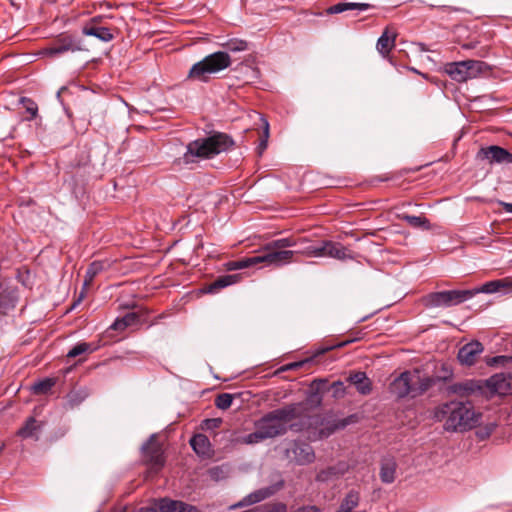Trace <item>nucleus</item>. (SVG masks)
<instances>
[{"label":"nucleus","mask_w":512,"mask_h":512,"mask_svg":"<svg viewBox=\"0 0 512 512\" xmlns=\"http://www.w3.org/2000/svg\"><path fill=\"white\" fill-rule=\"evenodd\" d=\"M305 403H290L271 410L254 422L255 431L239 438V442L255 445L285 435L288 430L299 433L310 427V417H302Z\"/></svg>","instance_id":"nucleus-1"},{"label":"nucleus","mask_w":512,"mask_h":512,"mask_svg":"<svg viewBox=\"0 0 512 512\" xmlns=\"http://www.w3.org/2000/svg\"><path fill=\"white\" fill-rule=\"evenodd\" d=\"M438 420H444V429L449 432H464L473 429L479 423L480 414L467 403L452 401L441 405L435 412Z\"/></svg>","instance_id":"nucleus-2"},{"label":"nucleus","mask_w":512,"mask_h":512,"mask_svg":"<svg viewBox=\"0 0 512 512\" xmlns=\"http://www.w3.org/2000/svg\"><path fill=\"white\" fill-rule=\"evenodd\" d=\"M234 146L231 136L222 132H213L210 136L199 138L188 143L182 157L184 164L195 162L196 158L209 159Z\"/></svg>","instance_id":"nucleus-3"},{"label":"nucleus","mask_w":512,"mask_h":512,"mask_svg":"<svg viewBox=\"0 0 512 512\" xmlns=\"http://www.w3.org/2000/svg\"><path fill=\"white\" fill-rule=\"evenodd\" d=\"M231 62L228 52L216 51L193 64L187 79L206 83L210 80L211 75L225 70L231 65Z\"/></svg>","instance_id":"nucleus-4"},{"label":"nucleus","mask_w":512,"mask_h":512,"mask_svg":"<svg viewBox=\"0 0 512 512\" xmlns=\"http://www.w3.org/2000/svg\"><path fill=\"white\" fill-rule=\"evenodd\" d=\"M89 51L85 41L77 35L62 33L53 39L42 51V54L51 58L59 57L65 53Z\"/></svg>","instance_id":"nucleus-5"},{"label":"nucleus","mask_w":512,"mask_h":512,"mask_svg":"<svg viewBox=\"0 0 512 512\" xmlns=\"http://www.w3.org/2000/svg\"><path fill=\"white\" fill-rule=\"evenodd\" d=\"M474 297V292L467 290H446L431 292L422 297L426 308L452 307L464 303Z\"/></svg>","instance_id":"nucleus-6"},{"label":"nucleus","mask_w":512,"mask_h":512,"mask_svg":"<svg viewBox=\"0 0 512 512\" xmlns=\"http://www.w3.org/2000/svg\"><path fill=\"white\" fill-rule=\"evenodd\" d=\"M418 369L406 370L396 377L389 385V392L397 399L407 396L416 397L414 377H417Z\"/></svg>","instance_id":"nucleus-7"},{"label":"nucleus","mask_w":512,"mask_h":512,"mask_svg":"<svg viewBox=\"0 0 512 512\" xmlns=\"http://www.w3.org/2000/svg\"><path fill=\"white\" fill-rule=\"evenodd\" d=\"M285 455L292 462L300 466L309 465L316 459L313 447L302 440L292 441L285 450Z\"/></svg>","instance_id":"nucleus-8"},{"label":"nucleus","mask_w":512,"mask_h":512,"mask_svg":"<svg viewBox=\"0 0 512 512\" xmlns=\"http://www.w3.org/2000/svg\"><path fill=\"white\" fill-rule=\"evenodd\" d=\"M295 253L292 250L265 249L263 246L256 255L257 265L264 263L267 266L281 267L293 262Z\"/></svg>","instance_id":"nucleus-9"},{"label":"nucleus","mask_w":512,"mask_h":512,"mask_svg":"<svg viewBox=\"0 0 512 512\" xmlns=\"http://www.w3.org/2000/svg\"><path fill=\"white\" fill-rule=\"evenodd\" d=\"M475 157L476 160L486 162L489 165L512 164V153L498 145L481 147Z\"/></svg>","instance_id":"nucleus-10"},{"label":"nucleus","mask_w":512,"mask_h":512,"mask_svg":"<svg viewBox=\"0 0 512 512\" xmlns=\"http://www.w3.org/2000/svg\"><path fill=\"white\" fill-rule=\"evenodd\" d=\"M146 512H198L196 506L180 500H173L168 497L155 500Z\"/></svg>","instance_id":"nucleus-11"},{"label":"nucleus","mask_w":512,"mask_h":512,"mask_svg":"<svg viewBox=\"0 0 512 512\" xmlns=\"http://www.w3.org/2000/svg\"><path fill=\"white\" fill-rule=\"evenodd\" d=\"M142 454L145 461L157 468L164 466L165 458L161 445L156 440V435L152 434L142 445Z\"/></svg>","instance_id":"nucleus-12"},{"label":"nucleus","mask_w":512,"mask_h":512,"mask_svg":"<svg viewBox=\"0 0 512 512\" xmlns=\"http://www.w3.org/2000/svg\"><path fill=\"white\" fill-rule=\"evenodd\" d=\"M322 257L334 258L340 261L352 260L355 258L353 251L340 242L331 240L322 241Z\"/></svg>","instance_id":"nucleus-13"},{"label":"nucleus","mask_w":512,"mask_h":512,"mask_svg":"<svg viewBox=\"0 0 512 512\" xmlns=\"http://www.w3.org/2000/svg\"><path fill=\"white\" fill-rule=\"evenodd\" d=\"M484 347L481 342L474 340L462 346L457 354V359L462 365L472 366L477 358L483 352Z\"/></svg>","instance_id":"nucleus-14"},{"label":"nucleus","mask_w":512,"mask_h":512,"mask_svg":"<svg viewBox=\"0 0 512 512\" xmlns=\"http://www.w3.org/2000/svg\"><path fill=\"white\" fill-rule=\"evenodd\" d=\"M487 387L491 392L500 396L512 394V375L499 373L491 376L487 380Z\"/></svg>","instance_id":"nucleus-15"},{"label":"nucleus","mask_w":512,"mask_h":512,"mask_svg":"<svg viewBox=\"0 0 512 512\" xmlns=\"http://www.w3.org/2000/svg\"><path fill=\"white\" fill-rule=\"evenodd\" d=\"M44 422L36 420L35 417H28L24 424L17 430L16 435L22 439H33L38 441Z\"/></svg>","instance_id":"nucleus-16"},{"label":"nucleus","mask_w":512,"mask_h":512,"mask_svg":"<svg viewBox=\"0 0 512 512\" xmlns=\"http://www.w3.org/2000/svg\"><path fill=\"white\" fill-rule=\"evenodd\" d=\"M98 18L94 17L82 28V34L85 36H94L102 42H110L114 35L107 27L98 26Z\"/></svg>","instance_id":"nucleus-17"},{"label":"nucleus","mask_w":512,"mask_h":512,"mask_svg":"<svg viewBox=\"0 0 512 512\" xmlns=\"http://www.w3.org/2000/svg\"><path fill=\"white\" fill-rule=\"evenodd\" d=\"M275 493V489L273 487H265L258 489L250 494L246 495L240 502L231 506L232 509L253 505L259 503Z\"/></svg>","instance_id":"nucleus-18"},{"label":"nucleus","mask_w":512,"mask_h":512,"mask_svg":"<svg viewBox=\"0 0 512 512\" xmlns=\"http://www.w3.org/2000/svg\"><path fill=\"white\" fill-rule=\"evenodd\" d=\"M361 395H368L372 391V382L365 372L358 371L349 375L347 379Z\"/></svg>","instance_id":"nucleus-19"},{"label":"nucleus","mask_w":512,"mask_h":512,"mask_svg":"<svg viewBox=\"0 0 512 512\" xmlns=\"http://www.w3.org/2000/svg\"><path fill=\"white\" fill-rule=\"evenodd\" d=\"M105 270V262L104 261H93L87 268L83 287L80 292L79 301L85 296V290L92 284L94 278Z\"/></svg>","instance_id":"nucleus-20"},{"label":"nucleus","mask_w":512,"mask_h":512,"mask_svg":"<svg viewBox=\"0 0 512 512\" xmlns=\"http://www.w3.org/2000/svg\"><path fill=\"white\" fill-rule=\"evenodd\" d=\"M348 464L345 462H339L335 466H330L326 469L321 470L316 475V481L317 482H326L334 477H338L340 475L345 474L348 471Z\"/></svg>","instance_id":"nucleus-21"},{"label":"nucleus","mask_w":512,"mask_h":512,"mask_svg":"<svg viewBox=\"0 0 512 512\" xmlns=\"http://www.w3.org/2000/svg\"><path fill=\"white\" fill-rule=\"evenodd\" d=\"M396 36L397 34L395 32L389 33V29L386 28L378 38L376 47L382 56L386 57L394 48Z\"/></svg>","instance_id":"nucleus-22"},{"label":"nucleus","mask_w":512,"mask_h":512,"mask_svg":"<svg viewBox=\"0 0 512 512\" xmlns=\"http://www.w3.org/2000/svg\"><path fill=\"white\" fill-rule=\"evenodd\" d=\"M240 279V276L238 274H228L224 276L218 277L215 281H213L211 284H209L205 291L207 293H215L219 291L222 288L228 287L230 285H233L237 283Z\"/></svg>","instance_id":"nucleus-23"},{"label":"nucleus","mask_w":512,"mask_h":512,"mask_svg":"<svg viewBox=\"0 0 512 512\" xmlns=\"http://www.w3.org/2000/svg\"><path fill=\"white\" fill-rule=\"evenodd\" d=\"M441 378L432 376H422L421 370L418 369L417 377H414L416 397L424 394L432 386H434Z\"/></svg>","instance_id":"nucleus-24"},{"label":"nucleus","mask_w":512,"mask_h":512,"mask_svg":"<svg viewBox=\"0 0 512 512\" xmlns=\"http://www.w3.org/2000/svg\"><path fill=\"white\" fill-rule=\"evenodd\" d=\"M464 65L465 63H463V61L447 63L445 65V72L451 79L457 82H465L467 81L468 72L464 69Z\"/></svg>","instance_id":"nucleus-25"},{"label":"nucleus","mask_w":512,"mask_h":512,"mask_svg":"<svg viewBox=\"0 0 512 512\" xmlns=\"http://www.w3.org/2000/svg\"><path fill=\"white\" fill-rule=\"evenodd\" d=\"M192 449L198 455H206L210 448V442L206 435L196 434L190 439Z\"/></svg>","instance_id":"nucleus-26"},{"label":"nucleus","mask_w":512,"mask_h":512,"mask_svg":"<svg viewBox=\"0 0 512 512\" xmlns=\"http://www.w3.org/2000/svg\"><path fill=\"white\" fill-rule=\"evenodd\" d=\"M139 321V315L135 312L126 313L123 317L117 318L110 326L113 330H124Z\"/></svg>","instance_id":"nucleus-27"},{"label":"nucleus","mask_w":512,"mask_h":512,"mask_svg":"<svg viewBox=\"0 0 512 512\" xmlns=\"http://www.w3.org/2000/svg\"><path fill=\"white\" fill-rule=\"evenodd\" d=\"M259 120L261 122L262 134L260 136L259 144H258L256 150H257V154L259 156H262V154L264 153V151L266 150V148L268 146V139L270 136V133H269L270 126H269V122L265 116L260 115Z\"/></svg>","instance_id":"nucleus-28"},{"label":"nucleus","mask_w":512,"mask_h":512,"mask_svg":"<svg viewBox=\"0 0 512 512\" xmlns=\"http://www.w3.org/2000/svg\"><path fill=\"white\" fill-rule=\"evenodd\" d=\"M257 265V258L255 256L245 257L239 260L228 261L224 264L227 271L241 270Z\"/></svg>","instance_id":"nucleus-29"},{"label":"nucleus","mask_w":512,"mask_h":512,"mask_svg":"<svg viewBox=\"0 0 512 512\" xmlns=\"http://www.w3.org/2000/svg\"><path fill=\"white\" fill-rule=\"evenodd\" d=\"M508 282L505 280H494L483 284L480 288L469 289L474 292V296L478 293L492 294L498 292L501 288L508 287Z\"/></svg>","instance_id":"nucleus-30"},{"label":"nucleus","mask_w":512,"mask_h":512,"mask_svg":"<svg viewBox=\"0 0 512 512\" xmlns=\"http://www.w3.org/2000/svg\"><path fill=\"white\" fill-rule=\"evenodd\" d=\"M360 496L357 491L351 490L342 500L336 512H351L359 504Z\"/></svg>","instance_id":"nucleus-31"},{"label":"nucleus","mask_w":512,"mask_h":512,"mask_svg":"<svg viewBox=\"0 0 512 512\" xmlns=\"http://www.w3.org/2000/svg\"><path fill=\"white\" fill-rule=\"evenodd\" d=\"M327 384L325 379H316L312 382L311 387L314 389L308 396V400L314 404L315 407H319L322 404V395L320 391Z\"/></svg>","instance_id":"nucleus-32"},{"label":"nucleus","mask_w":512,"mask_h":512,"mask_svg":"<svg viewBox=\"0 0 512 512\" xmlns=\"http://www.w3.org/2000/svg\"><path fill=\"white\" fill-rule=\"evenodd\" d=\"M349 424V420L341 419L333 422H328L326 427L319 430V438H327L332 435L335 431L345 428Z\"/></svg>","instance_id":"nucleus-33"},{"label":"nucleus","mask_w":512,"mask_h":512,"mask_svg":"<svg viewBox=\"0 0 512 512\" xmlns=\"http://www.w3.org/2000/svg\"><path fill=\"white\" fill-rule=\"evenodd\" d=\"M465 63L464 69L467 70V80L476 78L478 75H480L484 68L485 63L483 61L478 60H465L463 61Z\"/></svg>","instance_id":"nucleus-34"},{"label":"nucleus","mask_w":512,"mask_h":512,"mask_svg":"<svg viewBox=\"0 0 512 512\" xmlns=\"http://www.w3.org/2000/svg\"><path fill=\"white\" fill-rule=\"evenodd\" d=\"M396 463L394 461H387L381 465L380 479L384 483H392L395 480Z\"/></svg>","instance_id":"nucleus-35"},{"label":"nucleus","mask_w":512,"mask_h":512,"mask_svg":"<svg viewBox=\"0 0 512 512\" xmlns=\"http://www.w3.org/2000/svg\"><path fill=\"white\" fill-rule=\"evenodd\" d=\"M401 219L414 228L431 229L430 221L424 216L402 215Z\"/></svg>","instance_id":"nucleus-36"},{"label":"nucleus","mask_w":512,"mask_h":512,"mask_svg":"<svg viewBox=\"0 0 512 512\" xmlns=\"http://www.w3.org/2000/svg\"><path fill=\"white\" fill-rule=\"evenodd\" d=\"M297 244V241L292 237H285L276 239L265 244V249H278L286 250V248L293 247Z\"/></svg>","instance_id":"nucleus-37"},{"label":"nucleus","mask_w":512,"mask_h":512,"mask_svg":"<svg viewBox=\"0 0 512 512\" xmlns=\"http://www.w3.org/2000/svg\"><path fill=\"white\" fill-rule=\"evenodd\" d=\"M55 383L56 380L54 378H44L42 380L35 382L32 385L31 389L34 394H47L55 385Z\"/></svg>","instance_id":"nucleus-38"},{"label":"nucleus","mask_w":512,"mask_h":512,"mask_svg":"<svg viewBox=\"0 0 512 512\" xmlns=\"http://www.w3.org/2000/svg\"><path fill=\"white\" fill-rule=\"evenodd\" d=\"M19 102L23 104L26 112L29 114V117H27L26 120L31 121L37 116L38 106L35 101L28 97H21Z\"/></svg>","instance_id":"nucleus-39"},{"label":"nucleus","mask_w":512,"mask_h":512,"mask_svg":"<svg viewBox=\"0 0 512 512\" xmlns=\"http://www.w3.org/2000/svg\"><path fill=\"white\" fill-rule=\"evenodd\" d=\"M256 507L258 512H287V506L282 502L266 503Z\"/></svg>","instance_id":"nucleus-40"},{"label":"nucleus","mask_w":512,"mask_h":512,"mask_svg":"<svg viewBox=\"0 0 512 512\" xmlns=\"http://www.w3.org/2000/svg\"><path fill=\"white\" fill-rule=\"evenodd\" d=\"M226 52H240L248 49V42L241 39H231L225 43Z\"/></svg>","instance_id":"nucleus-41"},{"label":"nucleus","mask_w":512,"mask_h":512,"mask_svg":"<svg viewBox=\"0 0 512 512\" xmlns=\"http://www.w3.org/2000/svg\"><path fill=\"white\" fill-rule=\"evenodd\" d=\"M87 351H93V348L91 346V344L89 343H86V342H81V343H77L73 348H71L68 353H67V357L68 358H75Z\"/></svg>","instance_id":"nucleus-42"},{"label":"nucleus","mask_w":512,"mask_h":512,"mask_svg":"<svg viewBox=\"0 0 512 512\" xmlns=\"http://www.w3.org/2000/svg\"><path fill=\"white\" fill-rule=\"evenodd\" d=\"M233 402V395L230 393H222L219 394L215 399V406L218 409L226 410L228 409Z\"/></svg>","instance_id":"nucleus-43"},{"label":"nucleus","mask_w":512,"mask_h":512,"mask_svg":"<svg viewBox=\"0 0 512 512\" xmlns=\"http://www.w3.org/2000/svg\"><path fill=\"white\" fill-rule=\"evenodd\" d=\"M241 70L245 72V82H253L260 77V70L257 67L241 64Z\"/></svg>","instance_id":"nucleus-44"},{"label":"nucleus","mask_w":512,"mask_h":512,"mask_svg":"<svg viewBox=\"0 0 512 512\" xmlns=\"http://www.w3.org/2000/svg\"><path fill=\"white\" fill-rule=\"evenodd\" d=\"M322 252V241L315 245H309L302 251V253L308 257H322Z\"/></svg>","instance_id":"nucleus-45"},{"label":"nucleus","mask_w":512,"mask_h":512,"mask_svg":"<svg viewBox=\"0 0 512 512\" xmlns=\"http://www.w3.org/2000/svg\"><path fill=\"white\" fill-rule=\"evenodd\" d=\"M351 342H353V340H346V341H343V342H340V343H337L334 345H330V346H320L315 350L314 356L322 355V354H324L330 350H333L335 348L344 347L345 345H347L348 343H351Z\"/></svg>","instance_id":"nucleus-46"},{"label":"nucleus","mask_w":512,"mask_h":512,"mask_svg":"<svg viewBox=\"0 0 512 512\" xmlns=\"http://www.w3.org/2000/svg\"><path fill=\"white\" fill-rule=\"evenodd\" d=\"M330 388L333 390V397L340 398L346 393L345 386L342 381H335L331 384Z\"/></svg>","instance_id":"nucleus-47"},{"label":"nucleus","mask_w":512,"mask_h":512,"mask_svg":"<svg viewBox=\"0 0 512 512\" xmlns=\"http://www.w3.org/2000/svg\"><path fill=\"white\" fill-rule=\"evenodd\" d=\"M346 10H358V11H366L371 8V5L368 3H356V2H345Z\"/></svg>","instance_id":"nucleus-48"},{"label":"nucleus","mask_w":512,"mask_h":512,"mask_svg":"<svg viewBox=\"0 0 512 512\" xmlns=\"http://www.w3.org/2000/svg\"><path fill=\"white\" fill-rule=\"evenodd\" d=\"M345 11H347L345 2L334 4L327 9L328 14H339Z\"/></svg>","instance_id":"nucleus-49"},{"label":"nucleus","mask_w":512,"mask_h":512,"mask_svg":"<svg viewBox=\"0 0 512 512\" xmlns=\"http://www.w3.org/2000/svg\"><path fill=\"white\" fill-rule=\"evenodd\" d=\"M204 423L208 429H214V428H218L221 425L222 420L220 418H212V419H206L204 421Z\"/></svg>","instance_id":"nucleus-50"},{"label":"nucleus","mask_w":512,"mask_h":512,"mask_svg":"<svg viewBox=\"0 0 512 512\" xmlns=\"http://www.w3.org/2000/svg\"><path fill=\"white\" fill-rule=\"evenodd\" d=\"M508 358L506 356H495L488 362L490 365L504 364Z\"/></svg>","instance_id":"nucleus-51"},{"label":"nucleus","mask_w":512,"mask_h":512,"mask_svg":"<svg viewBox=\"0 0 512 512\" xmlns=\"http://www.w3.org/2000/svg\"><path fill=\"white\" fill-rule=\"evenodd\" d=\"M304 363H305L304 361L290 363V364H287L285 367H283L282 370L287 371V370L296 369V368L302 367L304 365Z\"/></svg>","instance_id":"nucleus-52"},{"label":"nucleus","mask_w":512,"mask_h":512,"mask_svg":"<svg viewBox=\"0 0 512 512\" xmlns=\"http://www.w3.org/2000/svg\"><path fill=\"white\" fill-rule=\"evenodd\" d=\"M294 512H321V510L316 506H305L297 509Z\"/></svg>","instance_id":"nucleus-53"},{"label":"nucleus","mask_w":512,"mask_h":512,"mask_svg":"<svg viewBox=\"0 0 512 512\" xmlns=\"http://www.w3.org/2000/svg\"><path fill=\"white\" fill-rule=\"evenodd\" d=\"M68 399L71 404H78L81 401V399H77V392L69 393Z\"/></svg>","instance_id":"nucleus-54"},{"label":"nucleus","mask_w":512,"mask_h":512,"mask_svg":"<svg viewBox=\"0 0 512 512\" xmlns=\"http://www.w3.org/2000/svg\"><path fill=\"white\" fill-rule=\"evenodd\" d=\"M500 204L506 212L512 213V203L500 202Z\"/></svg>","instance_id":"nucleus-55"},{"label":"nucleus","mask_w":512,"mask_h":512,"mask_svg":"<svg viewBox=\"0 0 512 512\" xmlns=\"http://www.w3.org/2000/svg\"><path fill=\"white\" fill-rule=\"evenodd\" d=\"M443 370L446 372V375L442 379L443 380L450 379L452 377V371L446 369L445 366H443Z\"/></svg>","instance_id":"nucleus-56"},{"label":"nucleus","mask_w":512,"mask_h":512,"mask_svg":"<svg viewBox=\"0 0 512 512\" xmlns=\"http://www.w3.org/2000/svg\"><path fill=\"white\" fill-rule=\"evenodd\" d=\"M411 70H412L413 72H415V73L420 74V72H418V70H417V69H415V68H411Z\"/></svg>","instance_id":"nucleus-57"},{"label":"nucleus","mask_w":512,"mask_h":512,"mask_svg":"<svg viewBox=\"0 0 512 512\" xmlns=\"http://www.w3.org/2000/svg\"><path fill=\"white\" fill-rule=\"evenodd\" d=\"M463 47H464V48H471V46H470V45H464Z\"/></svg>","instance_id":"nucleus-58"},{"label":"nucleus","mask_w":512,"mask_h":512,"mask_svg":"<svg viewBox=\"0 0 512 512\" xmlns=\"http://www.w3.org/2000/svg\"><path fill=\"white\" fill-rule=\"evenodd\" d=\"M139 512H146L145 508H141Z\"/></svg>","instance_id":"nucleus-59"}]
</instances>
